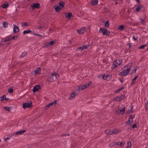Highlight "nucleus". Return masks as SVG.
I'll list each match as a JSON object with an SVG mask.
<instances>
[{"label": "nucleus", "instance_id": "f03ea898", "mask_svg": "<svg viewBox=\"0 0 148 148\" xmlns=\"http://www.w3.org/2000/svg\"><path fill=\"white\" fill-rule=\"evenodd\" d=\"M100 33H102L103 35L108 36L110 34V32L108 31L106 29H104L103 28H101L99 30Z\"/></svg>", "mask_w": 148, "mask_h": 148}, {"label": "nucleus", "instance_id": "680f3d73", "mask_svg": "<svg viewBox=\"0 0 148 148\" xmlns=\"http://www.w3.org/2000/svg\"><path fill=\"white\" fill-rule=\"evenodd\" d=\"M129 48H131V47L132 45H131V43L129 44Z\"/></svg>", "mask_w": 148, "mask_h": 148}, {"label": "nucleus", "instance_id": "8fccbe9b", "mask_svg": "<svg viewBox=\"0 0 148 148\" xmlns=\"http://www.w3.org/2000/svg\"><path fill=\"white\" fill-rule=\"evenodd\" d=\"M124 143L123 142H121L120 144V145L121 147H123L124 146Z\"/></svg>", "mask_w": 148, "mask_h": 148}, {"label": "nucleus", "instance_id": "9d476101", "mask_svg": "<svg viewBox=\"0 0 148 148\" xmlns=\"http://www.w3.org/2000/svg\"><path fill=\"white\" fill-rule=\"evenodd\" d=\"M121 130L118 129H114L112 130V133L113 134H116L120 132Z\"/></svg>", "mask_w": 148, "mask_h": 148}, {"label": "nucleus", "instance_id": "603ef678", "mask_svg": "<svg viewBox=\"0 0 148 148\" xmlns=\"http://www.w3.org/2000/svg\"><path fill=\"white\" fill-rule=\"evenodd\" d=\"M140 22L141 23H142V24L144 23V20H143V19L142 18H140Z\"/></svg>", "mask_w": 148, "mask_h": 148}, {"label": "nucleus", "instance_id": "09e8293b", "mask_svg": "<svg viewBox=\"0 0 148 148\" xmlns=\"http://www.w3.org/2000/svg\"><path fill=\"white\" fill-rule=\"evenodd\" d=\"M145 104L146 109L147 110L148 109V103L147 102Z\"/></svg>", "mask_w": 148, "mask_h": 148}, {"label": "nucleus", "instance_id": "5fc2aeb1", "mask_svg": "<svg viewBox=\"0 0 148 148\" xmlns=\"http://www.w3.org/2000/svg\"><path fill=\"white\" fill-rule=\"evenodd\" d=\"M138 77V76H136L132 80V82H134V80H136V78Z\"/></svg>", "mask_w": 148, "mask_h": 148}, {"label": "nucleus", "instance_id": "4c0bfd02", "mask_svg": "<svg viewBox=\"0 0 148 148\" xmlns=\"http://www.w3.org/2000/svg\"><path fill=\"white\" fill-rule=\"evenodd\" d=\"M49 42H46L45 44L44 45L43 47H49L50 45H49Z\"/></svg>", "mask_w": 148, "mask_h": 148}, {"label": "nucleus", "instance_id": "e2e57ef3", "mask_svg": "<svg viewBox=\"0 0 148 148\" xmlns=\"http://www.w3.org/2000/svg\"><path fill=\"white\" fill-rule=\"evenodd\" d=\"M120 90H121L120 89H118V90H116V91L115 92H119V91H120Z\"/></svg>", "mask_w": 148, "mask_h": 148}, {"label": "nucleus", "instance_id": "bb28decb", "mask_svg": "<svg viewBox=\"0 0 148 148\" xmlns=\"http://www.w3.org/2000/svg\"><path fill=\"white\" fill-rule=\"evenodd\" d=\"M31 32H32L30 30L24 31L23 32V34H26L29 33Z\"/></svg>", "mask_w": 148, "mask_h": 148}, {"label": "nucleus", "instance_id": "2f4dec72", "mask_svg": "<svg viewBox=\"0 0 148 148\" xmlns=\"http://www.w3.org/2000/svg\"><path fill=\"white\" fill-rule=\"evenodd\" d=\"M5 98V95H4L2 97H0V101H2L4 100Z\"/></svg>", "mask_w": 148, "mask_h": 148}, {"label": "nucleus", "instance_id": "c9c22d12", "mask_svg": "<svg viewBox=\"0 0 148 148\" xmlns=\"http://www.w3.org/2000/svg\"><path fill=\"white\" fill-rule=\"evenodd\" d=\"M92 83V82L90 81V82H88V83L85 84V85L86 87L87 88L88 86H89Z\"/></svg>", "mask_w": 148, "mask_h": 148}, {"label": "nucleus", "instance_id": "bf43d9fd", "mask_svg": "<svg viewBox=\"0 0 148 148\" xmlns=\"http://www.w3.org/2000/svg\"><path fill=\"white\" fill-rule=\"evenodd\" d=\"M133 40H137V38H135L134 36H133Z\"/></svg>", "mask_w": 148, "mask_h": 148}, {"label": "nucleus", "instance_id": "4468645a", "mask_svg": "<svg viewBox=\"0 0 148 148\" xmlns=\"http://www.w3.org/2000/svg\"><path fill=\"white\" fill-rule=\"evenodd\" d=\"M40 86L39 85H36L33 88V91L34 92L37 91L40 88Z\"/></svg>", "mask_w": 148, "mask_h": 148}, {"label": "nucleus", "instance_id": "7c9ffc66", "mask_svg": "<svg viewBox=\"0 0 148 148\" xmlns=\"http://www.w3.org/2000/svg\"><path fill=\"white\" fill-rule=\"evenodd\" d=\"M3 27L5 28L7 27L8 25V23L6 22H3Z\"/></svg>", "mask_w": 148, "mask_h": 148}, {"label": "nucleus", "instance_id": "e433bc0d", "mask_svg": "<svg viewBox=\"0 0 148 148\" xmlns=\"http://www.w3.org/2000/svg\"><path fill=\"white\" fill-rule=\"evenodd\" d=\"M131 147V143L129 142L127 143V146L126 147V148H130Z\"/></svg>", "mask_w": 148, "mask_h": 148}, {"label": "nucleus", "instance_id": "aec40b11", "mask_svg": "<svg viewBox=\"0 0 148 148\" xmlns=\"http://www.w3.org/2000/svg\"><path fill=\"white\" fill-rule=\"evenodd\" d=\"M72 14L71 13H69L65 14V16L66 17L69 18V19L70 18V17L72 16Z\"/></svg>", "mask_w": 148, "mask_h": 148}, {"label": "nucleus", "instance_id": "ddd939ff", "mask_svg": "<svg viewBox=\"0 0 148 148\" xmlns=\"http://www.w3.org/2000/svg\"><path fill=\"white\" fill-rule=\"evenodd\" d=\"M102 76L103 79L107 80H109L110 79V76L108 75H103Z\"/></svg>", "mask_w": 148, "mask_h": 148}, {"label": "nucleus", "instance_id": "de8ad7c7", "mask_svg": "<svg viewBox=\"0 0 148 148\" xmlns=\"http://www.w3.org/2000/svg\"><path fill=\"white\" fill-rule=\"evenodd\" d=\"M12 40V39L11 38V37L9 38H7V39H6L5 40H4V41L5 42H6V41H9V40Z\"/></svg>", "mask_w": 148, "mask_h": 148}, {"label": "nucleus", "instance_id": "412c9836", "mask_svg": "<svg viewBox=\"0 0 148 148\" xmlns=\"http://www.w3.org/2000/svg\"><path fill=\"white\" fill-rule=\"evenodd\" d=\"M61 8L58 6H55L54 8V9L55 11L56 12H59L61 10Z\"/></svg>", "mask_w": 148, "mask_h": 148}, {"label": "nucleus", "instance_id": "1a4fd4ad", "mask_svg": "<svg viewBox=\"0 0 148 148\" xmlns=\"http://www.w3.org/2000/svg\"><path fill=\"white\" fill-rule=\"evenodd\" d=\"M122 62V60L121 59H116L115 61L114 62V64H116L118 66L121 64Z\"/></svg>", "mask_w": 148, "mask_h": 148}, {"label": "nucleus", "instance_id": "3c124183", "mask_svg": "<svg viewBox=\"0 0 148 148\" xmlns=\"http://www.w3.org/2000/svg\"><path fill=\"white\" fill-rule=\"evenodd\" d=\"M87 47V45H84L82 46L83 49H86Z\"/></svg>", "mask_w": 148, "mask_h": 148}, {"label": "nucleus", "instance_id": "9b49d317", "mask_svg": "<svg viewBox=\"0 0 148 148\" xmlns=\"http://www.w3.org/2000/svg\"><path fill=\"white\" fill-rule=\"evenodd\" d=\"M86 29V27H83L80 29L77 30V31L79 34H82L85 31Z\"/></svg>", "mask_w": 148, "mask_h": 148}, {"label": "nucleus", "instance_id": "473e14b6", "mask_svg": "<svg viewBox=\"0 0 148 148\" xmlns=\"http://www.w3.org/2000/svg\"><path fill=\"white\" fill-rule=\"evenodd\" d=\"M109 21H107L105 23V27H109Z\"/></svg>", "mask_w": 148, "mask_h": 148}, {"label": "nucleus", "instance_id": "a18cd8bd", "mask_svg": "<svg viewBox=\"0 0 148 148\" xmlns=\"http://www.w3.org/2000/svg\"><path fill=\"white\" fill-rule=\"evenodd\" d=\"M18 37L17 36H14L12 37H11V38L12 39H12H17L18 38Z\"/></svg>", "mask_w": 148, "mask_h": 148}, {"label": "nucleus", "instance_id": "338daca9", "mask_svg": "<svg viewBox=\"0 0 148 148\" xmlns=\"http://www.w3.org/2000/svg\"><path fill=\"white\" fill-rule=\"evenodd\" d=\"M114 143V144H115V145H118V143L117 142H116Z\"/></svg>", "mask_w": 148, "mask_h": 148}, {"label": "nucleus", "instance_id": "b1692460", "mask_svg": "<svg viewBox=\"0 0 148 148\" xmlns=\"http://www.w3.org/2000/svg\"><path fill=\"white\" fill-rule=\"evenodd\" d=\"M142 5H140L137 7L136 9V11H139L142 8Z\"/></svg>", "mask_w": 148, "mask_h": 148}, {"label": "nucleus", "instance_id": "6e6552de", "mask_svg": "<svg viewBox=\"0 0 148 148\" xmlns=\"http://www.w3.org/2000/svg\"><path fill=\"white\" fill-rule=\"evenodd\" d=\"M31 5L33 9H34L36 8L38 9L40 8V5L39 3H35L31 4Z\"/></svg>", "mask_w": 148, "mask_h": 148}, {"label": "nucleus", "instance_id": "6e6d98bb", "mask_svg": "<svg viewBox=\"0 0 148 148\" xmlns=\"http://www.w3.org/2000/svg\"><path fill=\"white\" fill-rule=\"evenodd\" d=\"M80 87H77L76 89V91L79 92L80 90Z\"/></svg>", "mask_w": 148, "mask_h": 148}, {"label": "nucleus", "instance_id": "72a5a7b5", "mask_svg": "<svg viewBox=\"0 0 148 148\" xmlns=\"http://www.w3.org/2000/svg\"><path fill=\"white\" fill-rule=\"evenodd\" d=\"M83 49L82 46L79 47L78 48V49L77 50V51H82L83 49Z\"/></svg>", "mask_w": 148, "mask_h": 148}, {"label": "nucleus", "instance_id": "f704fd0d", "mask_svg": "<svg viewBox=\"0 0 148 148\" xmlns=\"http://www.w3.org/2000/svg\"><path fill=\"white\" fill-rule=\"evenodd\" d=\"M8 4H4L2 5V7L3 8H7L8 6Z\"/></svg>", "mask_w": 148, "mask_h": 148}, {"label": "nucleus", "instance_id": "cd10ccee", "mask_svg": "<svg viewBox=\"0 0 148 148\" xmlns=\"http://www.w3.org/2000/svg\"><path fill=\"white\" fill-rule=\"evenodd\" d=\"M125 110V107H124L121 110H120L119 111L120 112L119 113V114H123L124 113V111Z\"/></svg>", "mask_w": 148, "mask_h": 148}, {"label": "nucleus", "instance_id": "39448f33", "mask_svg": "<svg viewBox=\"0 0 148 148\" xmlns=\"http://www.w3.org/2000/svg\"><path fill=\"white\" fill-rule=\"evenodd\" d=\"M32 106V103H25L23 104V108L24 109L26 108H29Z\"/></svg>", "mask_w": 148, "mask_h": 148}, {"label": "nucleus", "instance_id": "6ab92c4d", "mask_svg": "<svg viewBox=\"0 0 148 148\" xmlns=\"http://www.w3.org/2000/svg\"><path fill=\"white\" fill-rule=\"evenodd\" d=\"M132 63H130L127 65L125 66L124 68H127V69H130H130H131V67L132 66Z\"/></svg>", "mask_w": 148, "mask_h": 148}, {"label": "nucleus", "instance_id": "c756f323", "mask_svg": "<svg viewBox=\"0 0 148 148\" xmlns=\"http://www.w3.org/2000/svg\"><path fill=\"white\" fill-rule=\"evenodd\" d=\"M55 43V40H53L49 41V44L50 46L52 45H53Z\"/></svg>", "mask_w": 148, "mask_h": 148}, {"label": "nucleus", "instance_id": "ea45409f", "mask_svg": "<svg viewBox=\"0 0 148 148\" xmlns=\"http://www.w3.org/2000/svg\"><path fill=\"white\" fill-rule=\"evenodd\" d=\"M124 28V26L123 25H121L120 26V27L118 28V29L121 30H123Z\"/></svg>", "mask_w": 148, "mask_h": 148}, {"label": "nucleus", "instance_id": "a211bd4d", "mask_svg": "<svg viewBox=\"0 0 148 148\" xmlns=\"http://www.w3.org/2000/svg\"><path fill=\"white\" fill-rule=\"evenodd\" d=\"M40 71V67L38 68L37 69L35 70L34 71V74L36 75L39 73Z\"/></svg>", "mask_w": 148, "mask_h": 148}, {"label": "nucleus", "instance_id": "a19ab883", "mask_svg": "<svg viewBox=\"0 0 148 148\" xmlns=\"http://www.w3.org/2000/svg\"><path fill=\"white\" fill-rule=\"evenodd\" d=\"M118 65H116V64H114V62L113 63V65L112 66V68L113 69H114Z\"/></svg>", "mask_w": 148, "mask_h": 148}, {"label": "nucleus", "instance_id": "f257e3e1", "mask_svg": "<svg viewBox=\"0 0 148 148\" xmlns=\"http://www.w3.org/2000/svg\"><path fill=\"white\" fill-rule=\"evenodd\" d=\"M59 77V74L57 73H55L52 74L51 76H50L48 79V81L49 83H51L56 80Z\"/></svg>", "mask_w": 148, "mask_h": 148}, {"label": "nucleus", "instance_id": "69168bd1", "mask_svg": "<svg viewBox=\"0 0 148 148\" xmlns=\"http://www.w3.org/2000/svg\"><path fill=\"white\" fill-rule=\"evenodd\" d=\"M134 82H132V84H131V85H132L134 84Z\"/></svg>", "mask_w": 148, "mask_h": 148}, {"label": "nucleus", "instance_id": "f8f14e48", "mask_svg": "<svg viewBox=\"0 0 148 148\" xmlns=\"http://www.w3.org/2000/svg\"><path fill=\"white\" fill-rule=\"evenodd\" d=\"M14 26L13 32H19V28L16 26L14 24L13 25Z\"/></svg>", "mask_w": 148, "mask_h": 148}, {"label": "nucleus", "instance_id": "c03bdc74", "mask_svg": "<svg viewBox=\"0 0 148 148\" xmlns=\"http://www.w3.org/2000/svg\"><path fill=\"white\" fill-rule=\"evenodd\" d=\"M138 125V124L135 123L132 125V127L133 128H134L135 127H137Z\"/></svg>", "mask_w": 148, "mask_h": 148}, {"label": "nucleus", "instance_id": "052dcab7", "mask_svg": "<svg viewBox=\"0 0 148 148\" xmlns=\"http://www.w3.org/2000/svg\"><path fill=\"white\" fill-rule=\"evenodd\" d=\"M35 35H37V36H40V37H42V36L40 35V34H34Z\"/></svg>", "mask_w": 148, "mask_h": 148}, {"label": "nucleus", "instance_id": "f3484780", "mask_svg": "<svg viewBox=\"0 0 148 148\" xmlns=\"http://www.w3.org/2000/svg\"><path fill=\"white\" fill-rule=\"evenodd\" d=\"M106 133L108 135H110L113 134L112 133V130H107L105 131Z\"/></svg>", "mask_w": 148, "mask_h": 148}, {"label": "nucleus", "instance_id": "a878e982", "mask_svg": "<svg viewBox=\"0 0 148 148\" xmlns=\"http://www.w3.org/2000/svg\"><path fill=\"white\" fill-rule=\"evenodd\" d=\"M64 4L63 2L61 1L59 3V5L60 7H61V8H62L64 6Z\"/></svg>", "mask_w": 148, "mask_h": 148}, {"label": "nucleus", "instance_id": "79ce46f5", "mask_svg": "<svg viewBox=\"0 0 148 148\" xmlns=\"http://www.w3.org/2000/svg\"><path fill=\"white\" fill-rule=\"evenodd\" d=\"M8 92L9 93H11L13 92V90L12 88H9L8 90Z\"/></svg>", "mask_w": 148, "mask_h": 148}, {"label": "nucleus", "instance_id": "0eeeda50", "mask_svg": "<svg viewBox=\"0 0 148 148\" xmlns=\"http://www.w3.org/2000/svg\"><path fill=\"white\" fill-rule=\"evenodd\" d=\"M56 103V101L55 100L53 102L50 103L48 104H47L45 107V109L46 110L48 108L52 106H55Z\"/></svg>", "mask_w": 148, "mask_h": 148}, {"label": "nucleus", "instance_id": "4d7b16f0", "mask_svg": "<svg viewBox=\"0 0 148 148\" xmlns=\"http://www.w3.org/2000/svg\"><path fill=\"white\" fill-rule=\"evenodd\" d=\"M10 139V138L9 137H8V138H5L4 139V140L5 141H6L7 140H9V139Z\"/></svg>", "mask_w": 148, "mask_h": 148}, {"label": "nucleus", "instance_id": "774afa93", "mask_svg": "<svg viewBox=\"0 0 148 148\" xmlns=\"http://www.w3.org/2000/svg\"><path fill=\"white\" fill-rule=\"evenodd\" d=\"M120 82H123V80L121 79H120Z\"/></svg>", "mask_w": 148, "mask_h": 148}, {"label": "nucleus", "instance_id": "7ed1b4c3", "mask_svg": "<svg viewBox=\"0 0 148 148\" xmlns=\"http://www.w3.org/2000/svg\"><path fill=\"white\" fill-rule=\"evenodd\" d=\"M130 72V69H127L125 70L124 71L120 72L119 73V75L121 76H126Z\"/></svg>", "mask_w": 148, "mask_h": 148}, {"label": "nucleus", "instance_id": "c85d7f7f", "mask_svg": "<svg viewBox=\"0 0 148 148\" xmlns=\"http://www.w3.org/2000/svg\"><path fill=\"white\" fill-rule=\"evenodd\" d=\"M27 54V53L26 52H24L21 55V58L25 56Z\"/></svg>", "mask_w": 148, "mask_h": 148}, {"label": "nucleus", "instance_id": "864d4df0", "mask_svg": "<svg viewBox=\"0 0 148 148\" xmlns=\"http://www.w3.org/2000/svg\"><path fill=\"white\" fill-rule=\"evenodd\" d=\"M147 45H142L141 47H140L139 48L140 49H142L144 48Z\"/></svg>", "mask_w": 148, "mask_h": 148}, {"label": "nucleus", "instance_id": "5701e85b", "mask_svg": "<svg viewBox=\"0 0 148 148\" xmlns=\"http://www.w3.org/2000/svg\"><path fill=\"white\" fill-rule=\"evenodd\" d=\"M21 26L22 27H24V26L27 27L29 26V24L27 23L24 22L21 23Z\"/></svg>", "mask_w": 148, "mask_h": 148}, {"label": "nucleus", "instance_id": "dca6fc26", "mask_svg": "<svg viewBox=\"0 0 148 148\" xmlns=\"http://www.w3.org/2000/svg\"><path fill=\"white\" fill-rule=\"evenodd\" d=\"M26 131L25 130H23L20 131H17L15 133V134L16 135L20 134L21 135L24 133Z\"/></svg>", "mask_w": 148, "mask_h": 148}, {"label": "nucleus", "instance_id": "20e7f679", "mask_svg": "<svg viewBox=\"0 0 148 148\" xmlns=\"http://www.w3.org/2000/svg\"><path fill=\"white\" fill-rule=\"evenodd\" d=\"M135 114L130 115L129 116L130 119L129 121L127 122V124L129 125L132 123L133 121V118L135 117Z\"/></svg>", "mask_w": 148, "mask_h": 148}, {"label": "nucleus", "instance_id": "13d9d810", "mask_svg": "<svg viewBox=\"0 0 148 148\" xmlns=\"http://www.w3.org/2000/svg\"><path fill=\"white\" fill-rule=\"evenodd\" d=\"M37 28L39 29H41L42 28V27L41 26H38Z\"/></svg>", "mask_w": 148, "mask_h": 148}, {"label": "nucleus", "instance_id": "2eb2a0df", "mask_svg": "<svg viewBox=\"0 0 148 148\" xmlns=\"http://www.w3.org/2000/svg\"><path fill=\"white\" fill-rule=\"evenodd\" d=\"M78 93H76L75 92H73V93H71L70 95V97L69 98V99H71L74 98L75 96L77 95Z\"/></svg>", "mask_w": 148, "mask_h": 148}, {"label": "nucleus", "instance_id": "4be33fe9", "mask_svg": "<svg viewBox=\"0 0 148 148\" xmlns=\"http://www.w3.org/2000/svg\"><path fill=\"white\" fill-rule=\"evenodd\" d=\"M92 4L93 5H97L98 3V1L97 0H94L91 1Z\"/></svg>", "mask_w": 148, "mask_h": 148}, {"label": "nucleus", "instance_id": "393cba45", "mask_svg": "<svg viewBox=\"0 0 148 148\" xmlns=\"http://www.w3.org/2000/svg\"><path fill=\"white\" fill-rule=\"evenodd\" d=\"M4 110L6 111H8V112L10 111L11 110V109L9 107H4Z\"/></svg>", "mask_w": 148, "mask_h": 148}, {"label": "nucleus", "instance_id": "58836bf2", "mask_svg": "<svg viewBox=\"0 0 148 148\" xmlns=\"http://www.w3.org/2000/svg\"><path fill=\"white\" fill-rule=\"evenodd\" d=\"M80 87H81V90H83L84 89H85L86 88H87L85 84H84V85L81 86Z\"/></svg>", "mask_w": 148, "mask_h": 148}, {"label": "nucleus", "instance_id": "423d86ee", "mask_svg": "<svg viewBox=\"0 0 148 148\" xmlns=\"http://www.w3.org/2000/svg\"><path fill=\"white\" fill-rule=\"evenodd\" d=\"M125 98V96L124 95H121L119 96H117L114 98L115 101H121L122 99Z\"/></svg>", "mask_w": 148, "mask_h": 148}, {"label": "nucleus", "instance_id": "49530a36", "mask_svg": "<svg viewBox=\"0 0 148 148\" xmlns=\"http://www.w3.org/2000/svg\"><path fill=\"white\" fill-rule=\"evenodd\" d=\"M115 145V144H114V143H113L110 144L109 146L110 147H112L114 146Z\"/></svg>", "mask_w": 148, "mask_h": 148}, {"label": "nucleus", "instance_id": "37998d69", "mask_svg": "<svg viewBox=\"0 0 148 148\" xmlns=\"http://www.w3.org/2000/svg\"><path fill=\"white\" fill-rule=\"evenodd\" d=\"M138 68V67L137 66H136L134 67L133 70L132 72L135 73L136 70Z\"/></svg>", "mask_w": 148, "mask_h": 148}, {"label": "nucleus", "instance_id": "0e129e2a", "mask_svg": "<svg viewBox=\"0 0 148 148\" xmlns=\"http://www.w3.org/2000/svg\"><path fill=\"white\" fill-rule=\"evenodd\" d=\"M124 87H121V88H120V89L121 90H123V88H124Z\"/></svg>", "mask_w": 148, "mask_h": 148}]
</instances>
